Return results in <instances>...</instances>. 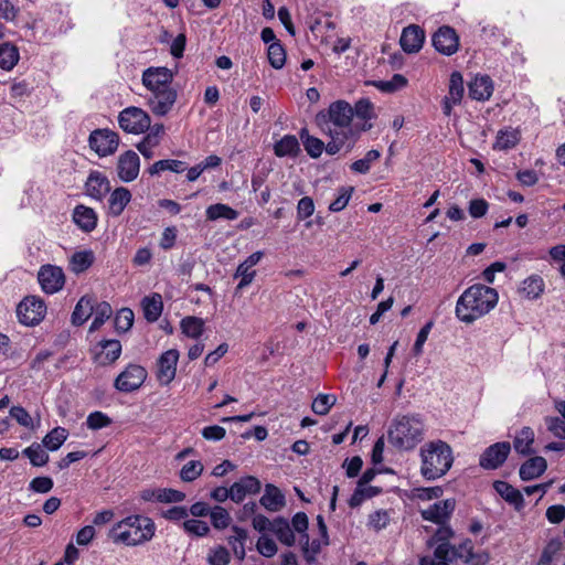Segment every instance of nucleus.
<instances>
[{"label": "nucleus", "mask_w": 565, "mask_h": 565, "mask_svg": "<svg viewBox=\"0 0 565 565\" xmlns=\"http://www.w3.org/2000/svg\"><path fill=\"white\" fill-rule=\"evenodd\" d=\"M353 107L345 100L330 104L326 113H319L316 121L323 134L330 137L327 153L335 154L345 146H353L361 130H367L371 125H363L359 130L353 127Z\"/></svg>", "instance_id": "1"}, {"label": "nucleus", "mask_w": 565, "mask_h": 565, "mask_svg": "<svg viewBox=\"0 0 565 565\" xmlns=\"http://www.w3.org/2000/svg\"><path fill=\"white\" fill-rule=\"evenodd\" d=\"M174 74L168 67H148L142 72L141 82L147 88V106L154 116L164 117L173 108L178 92L172 87Z\"/></svg>", "instance_id": "2"}, {"label": "nucleus", "mask_w": 565, "mask_h": 565, "mask_svg": "<svg viewBox=\"0 0 565 565\" xmlns=\"http://www.w3.org/2000/svg\"><path fill=\"white\" fill-rule=\"evenodd\" d=\"M499 295L494 288L475 284L467 288L456 303V317L465 323H472L489 313L498 303Z\"/></svg>", "instance_id": "3"}, {"label": "nucleus", "mask_w": 565, "mask_h": 565, "mask_svg": "<svg viewBox=\"0 0 565 565\" xmlns=\"http://www.w3.org/2000/svg\"><path fill=\"white\" fill-rule=\"evenodd\" d=\"M154 533L156 524L150 518L134 514L114 524L108 536L115 544L137 546L149 542Z\"/></svg>", "instance_id": "4"}, {"label": "nucleus", "mask_w": 565, "mask_h": 565, "mask_svg": "<svg viewBox=\"0 0 565 565\" xmlns=\"http://www.w3.org/2000/svg\"><path fill=\"white\" fill-rule=\"evenodd\" d=\"M424 430L418 415H397L387 429V440L397 450H413L424 439Z\"/></svg>", "instance_id": "5"}, {"label": "nucleus", "mask_w": 565, "mask_h": 565, "mask_svg": "<svg viewBox=\"0 0 565 565\" xmlns=\"http://www.w3.org/2000/svg\"><path fill=\"white\" fill-rule=\"evenodd\" d=\"M420 473L426 480H436L451 468L454 455L451 447L444 440L426 443L420 448Z\"/></svg>", "instance_id": "6"}, {"label": "nucleus", "mask_w": 565, "mask_h": 565, "mask_svg": "<svg viewBox=\"0 0 565 565\" xmlns=\"http://www.w3.org/2000/svg\"><path fill=\"white\" fill-rule=\"evenodd\" d=\"M438 526L431 537V543L437 544L434 554L422 557L420 565H449L451 552L449 540L454 536V531L448 523Z\"/></svg>", "instance_id": "7"}, {"label": "nucleus", "mask_w": 565, "mask_h": 565, "mask_svg": "<svg viewBox=\"0 0 565 565\" xmlns=\"http://www.w3.org/2000/svg\"><path fill=\"white\" fill-rule=\"evenodd\" d=\"M118 124L125 132L140 135L150 128L151 118L142 108L129 106L119 113Z\"/></svg>", "instance_id": "8"}, {"label": "nucleus", "mask_w": 565, "mask_h": 565, "mask_svg": "<svg viewBox=\"0 0 565 565\" xmlns=\"http://www.w3.org/2000/svg\"><path fill=\"white\" fill-rule=\"evenodd\" d=\"M119 135L108 128L93 130L88 137L89 148L100 158L114 154L119 147Z\"/></svg>", "instance_id": "9"}, {"label": "nucleus", "mask_w": 565, "mask_h": 565, "mask_svg": "<svg viewBox=\"0 0 565 565\" xmlns=\"http://www.w3.org/2000/svg\"><path fill=\"white\" fill-rule=\"evenodd\" d=\"M46 305L36 296L25 297L17 308L19 321L24 326L39 324L45 317Z\"/></svg>", "instance_id": "10"}, {"label": "nucleus", "mask_w": 565, "mask_h": 565, "mask_svg": "<svg viewBox=\"0 0 565 565\" xmlns=\"http://www.w3.org/2000/svg\"><path fill=\"white\" fill-rule=\"evenodd\" d=\"M66 278L62 267L51 264L42 265L38 271V282L46 295H54L64 288Z\"/></svg>", "instance_id": "11"}, {"label": "nucleus", "mask_w": 565, "mask_h": 565, "mask_svg": "<svg viewBox=\"0 0 565 565\" xmlns=\"http://www.w3.org/2000/svg\"><path fill=\"white\" fill-rule=\"evenodd\" d=\"M148 373L143 366L138 364H128L115 379L114 386L121 393H131L141 387Z\"/></svg>", "instance_id": "12"}, {"label": "nucleus", "mask_w": 565, "mask_h": 565, "mask_svg": "<svg viewBox=\"0 0 565 565\" xmlns=\"http://www.w3.org/2000/svg\"><path fill=\"white\" fill-rule=\"evenodd\" d=\"M511 451V445L508 441L495 443L481 454L479 465L483 469L494 470L503 465Z\"/></svg>", "instance_id": "13"}, {"label": "nucleus", "mask_w": 565, "mask_h": 565, "mask_svg": "<svg viewBox=\"0 0 565 565\" xmlns=\"http://www.w3.org/2000/svg\"><path fill=\"white\" fill-rule=\"evenodd\" d=\"M179 356L177 349L167 350L159 356L156 376L161 385H169L174 380Z\"/></svg>", "instance_id": "14"}, {"label": "nucleus", "mask_w": 565, "mask_h": 565, "mask_svg": "<svg viewBox=\"0 0 565 565\" xmlns=\"http://www.w3.org/2000/svg\"><path fill=\"white\" fill-rule=\"evenodd\" d=\"M433 45L437 52L450 56L459 49V36L456 30L448 25L440 26L433 35Z\"/></svg>", "instance_id": "15"}, {"label": "nucleus", "mask_w": 565, "mask_h": 565, "mask_svg": "<svg viewBox=\"0 0 565 565\" xmlns=\"http://www.w3.org/2000/svg\"><path fill=\"white\" fill-rule=\"evenodd\" d=\"M456 500L455 499H445L434 504H430L428 508L420 510V515L425 521L433 522L437 525L447 524L455 511Z\"/></svg>", "instance_id": "16"}, {"label": "nucleus", "mask_w": 565, "mask_h": 565, "mask_svg": "<svg viewBox=\"0 0 565 565\" xmlns=\"http://www.w3.org/2000/svg\"><path fill=\"white\" fill-rule=\"evenodd\" d=\"M116 171L120 181L125 183L135 181L140 171L139 156L132 150L122 152L118 157Z\"/></svg>", "instance_id": "17"}, {"label": "nucleus", "mask_w": 565, "mask_h": 565, "mask_svg": "<svg viewBox=\"0 0 565 565\" xmlns=\"http://www.w3.org/2000/svg\"><path fill=\"white\" fill-rule=\"evenodd\" d=\"M463 78L459 72H452L449 78L448 94L443 99V113L450 116L452 108L459 105L463 98Z\"/></svg>", "instance_id": "18"}, {"label": "nucleus", "mask_w": 565, "mask_h": 565, "mask_svg": "<svg viewBox=\"0 0 565 565\" xmlns=\"http://www.w3.org/2000/svg\"><path fill=\"white\" fill-rule=\"evenodd\" d=\"M111 185L109 179L100 171H90L85 182V193L102 202L110 192Z\"/></svg>", "instance_id": "19"}, {"label": "nucleus", "mask_w": 565, "mask_h": 565, "mask_svg": "<svg viewBox=\"0 0 565 565\" xmlns=\"http://www.w3.org/2000/svg\"><path fill=\"white\" fill-rule=\"evenodd\" d=\"M94 360L100 365L114 363L121 354V343L119 340L109 339L99 341L94 350Z\"/></svg>", "instance_id": "20"}, {"label": "nucleus", "mask_w": 565, "mask_h": 565, "mask_svg": "<svg viewBox=\"0 0 565 565\" xmlns=\"http://www.w3.org/2000/svg\"><path fill=\"white\" fill-rule=\"evenodd\" d=\"M264 257V252L257 250L253 254H250L244 262H242L235 271L234 277H239L241 280L237 285V289H244L245 287L249 286L255 276L256 270L253 269L254 266H256L262 258Z\"/></svg>", "instance_id": "21"}, {"label": "nucleus", "mask_w": 565, "mask_h": 565, "mask_svg": "<svg viewBox=\"0 0 565 565\" xmlns=\"http://www.w3.org/2000/svg\"><path fill=\"white\" fill-rule=\"evenodd\" d=\"M424 41L425 33L423 29L415 24L406 26L399 39L401 46L406 53L418 52L423 47Z\"/></svg>", "instance_id": "22"}, {"label": "nucleus", "mask_w": 565, "mask_h": 565, "mask_svg": "<svg viewBox=\"0 0 565 565\" xmlns=\"http://www.w3.org/2000/svg\"><path fill=\"white\" fill-rule=\"evenodd\" d=\"M108 194V214L113 217H118L130 203L131 192L127 188L119 186Z\"/></svg>", "instance_id": "23"}, {"label": "nucleus", "mask_w": 565, "mask_h": 565, "mask_svg": "<svg viewBox=\"0 0 565 565\" xmlns=\"http://www.w3.org/2000/svg\"><path fill=\"white\" fill-rule=\"evenodd\" d=\"M259 502L266 510L278 512L285 507L286 499L276 486L268 483L265 486V492Z\"/></svg>", "instance_id": "24"}, {"label": "nucleus", "mask_w": 565, "mask_h": 565, "mask_svg": "<svg viewBox=\"0 0 565 565\" xmlns=\"http://www.w3.org/2000/svg\"><path fill=\"white\" fill-rule=\"evenodd\" d=\"M545 284L543 278L540 275H531L525 278L519 289L518 292L522 298L533 300L537 299L544 291Z\"/></svg>", "instance_id": "25"}, {"label": "nucleus", "mask_w": 565, "mask_h": 565, "mask_svg": "<svg viewBox=\"0 0 565 565\" xmlns=\"http://www.w3.org/2000/svg\"><path fill=\"white\" fill-rule=\"evenodd\" d=\"M73 221L84 232H92L97 226V214L88 206L77 205L73 212Z\"/></svg>", "instance_id": "26"}, {"label": "nucleus", "mask_w": 565, "mask_h": 565, "mask_svg": "<svg viewBox=\"0 0 565 565\" xmlns=\"http://www.w3.org/2000/svg\"><path fill=\"white\" fill-rule=\"evenodd\" d=\"M493 93V83L489 76H476L469 83V96L476 100H488Z\"/></svg>", "instance_id": "27"}, {"label": "nucleus", "mask_w": 565, "mask_h": 565, "mask_svg": "<svg viewBox=\"0 0 565 565\" xmlns=\"http://www.w3.org/2000/svg\"><path fill=\"white\" fill-rule=\"evenodd\" d=\"M563 543L559 539L550 540L544 546L536 565H556L563 558Z\"/></svg>", "instance_id": "28"}, {"label": "nucleus", "mask_w": 565, "mask_h": 565, "mask_svg": "<svg viewBox=\"0 0 565 565\" xmlns=\"http://www.w3.org/2000/svg\"><path fill=\"white\" fill-rule=\"evenodd\" d=\"M493 488L508 503L513 505L515 510L520 511L523 509L524 499L522 493L510 483L498 480L494 481Z\"/></svg>", "instance_id": "29"}, {"label": "nucleus", "mask_w": 565, "mask_h": 565, "mask_svg": "<svg viewBox=\"0 0 565 565\" xmlns=\"http://www.w3.org/2000/svg\"><path fill=\"white\" fill-rule=\"evenodd\" d=\"M300 145L296 136L285 135L274 145V153L278 158L291 157L296 158L300 153Z\"/></svg>", "instance_id": "30"}, {"label": "nucleus", "mask_w": 565, "mask_h": 565, "mask_svg": "<svg viewBox=\"0 0 565 565\" xmlns=\"http://www.w3.org/2000/svg\"><path fill=\"white\" fill-rule=\"evenodd\" d=\"M145 319L149 322L157 321L163 310L162 297L160 294H152L151 296L145 297L141 301Z\"/></svg>", "instance_id": "31"}, {"label": "nucleus", "mask_w": 565, "mask_h": 565, "mask_svg": "<svg viewBox=\"0 0 565 565\" xmlns=\"http://www.w3.org/2000/svg\"><path fill=\"white\" fill-rule=\"evenodd\" d=\"M521 139V132L519 129L507 127L500 129L497 134L493 149L509 150L514 148Z\"/></svg>", "instance_id": "32"}, {"label": "nucleus", "mask_w": 565, "mask_h": 565, "mask_svg": "<svg viewBox=\"0 0 565 565\" xmlns=\"http://www.w3.org/2000/svg\"><path fill=\"white\" fill-rule=\"evenodd\" d=\"M547 468L546 460L543 457H533L526 460L520 468V478L522 480H532L539 478Z\"/></svg>", "instance_id": "33"}, {"label": "nucleus", "mask_w": 565, "mask_h": 565, "mask_svg": "<svg viewBox=\"0 0 565 565\" xmlns=\"http://www.w3.org/2000/svg\"><path fill=\"white\" fill-rule=\"evenodd\" d=\"M20 52L19 49L10 43L4 42L0 44V68L3 71H12L19 63Z\"/></svg>", "instance_id": "34"}, {"label": "nucleus", "mask_w": 565, "mask_h": 565, "mask_svg": "<svg viewBox=\"0 0 565 565\" xmlns=\"http://www.w3.org/2000/svg\"><path fill=\"white\" fill-rule=\"evenodd\" d=\"M94 311V300L88 296H83L76 303L72 313V323L74 326L84 324Z\"/></svg>", "instance_id": "35"}, {"label": "nucleus", "mask_w": 565, "mask_h": 565, "mask_svg": "<svg viewBox=\"0 0 565 565\" xmlns=\"http://www.w3.org/2000/svg\"><path fill=\"white\" fill-rule=\"evenodd\" d=\"M180 328L188 338L196 340L204 332L205 321L199 317L188 316L181 320Z\"/></svg>", "instance_id": "36"}, {"label": "nucleus", "mask_w": 565, "mask_h": 565, "mask_svg": "<svg viewBox=\"0 0 565 565\" xmlns=\"http://www.w3.org/2000/svg\"><path fill=\"white\" fill-rule=\"evenodd\" d=\"M94 253L90 249L76 252L70 259V269L75 274L86 271L94 263Z\"/></svg>", "instance_id": "37"}, {"label": "nucleus", "mask_w": 565, "mask_h": 565, "mask_svg": "<svg viewBox=\"0 0 565 565\" xmlns=\"http://www.w3.org/2000/svg\"><path fill=\"white\" fill-rule=\"evenodd\" d=\"M299 136L303 143L305 150L311 158H319L323 150H327V145H324L323 141L319 138L309 135V131L306 128L300 130Z\"/></svg>", "instance_id": "38"}, {"label": "nucleus", "mask_w": 565, "mask_h": 565, "mask_svg": "<svg viewBox=\"0 0 565 565\" xmlns=\"http://www.w3.org/2000/svg\"><path fill=\"white\" fill-rule=\"evenodd\" d=\"M456 556L465 559L468 563H473L476 565L483 563L486 558L482 555L475 556L473 554V545L471 540H465L457 547L451 546L450 557Z\"/></svg>", "instance_id": "39"}, {"label": "nucleus", "mask_w": 565, "mask_h": 565, "mask_svg": "<svg viewBox=\"0 0 565 565\" xmlns=\"http://www.w3.org/2000/svg\"><path fill=\"white\" fill-rule=\"evenodd\" d=\"M534 443V431L530 427H523L513 440L514 450L523 456L532 454L531 446Z\"/></svg>", "instance_id": "40"}, {"label": "nucleus", "mask_w": 565, "mask_h": 565, "mask_svg": "<svg viewBox=\"0 0 565 565\" xmlns=\"http://www.w3.org/2000/svg\"><path fill=\"white\" fill-rule=\"evenodd\" d=\"M206 218L209 221H216L220 218L234 221L238 217V212L227 204L216 203L207 206Z\"/></svg>", "instance_id": "41"}, {"label": "nucleus", "mask_w": 565, "mask_h": 565, "mask_svg": "<svg viewBox=\"0 0 565 565\" xmlns=\"http://www.w3.org/2000/svg\"><path fill=\"white\" fill-rule=\"evenodd\" d=\"M273 533L285 545L291 546L295 544V534L288 521L282 518H277L273 521Z\"/></svg>", "instance_id": "42"}, {"label": "nucleus", "mask_w": 565, "mask_h": 565, "mask_svg": "<svg viewBox=\"0 0 565 565\" xmlns=\"http://www.w3.org/2000/svg\"><path fill=\"white\" fill-rule=\"evenodd\" d=\"M68 431L64 427H55L42 439V445L50 451H56L65 443Z\"/></svg>", "instance_id": "43"}, {"label": "nucleus", "mask_w": 565, "mask_h": 565, "mask_svg": "<svg viewBox=\"0 0 565 565\" xmlns=\"http://www.w3.org/2000/svg\"><path fill=\"white\" fill-rule=\"evenodd\" d=\"M233 535L228 537V544L232 547L234 555L239 559L245 557V543L247 540V532L238 526L232 527Z\"/></svg>", "instance_id": "44"}, {"label": "nucleus", "mask_w": 565, "mask_h": 565, "mask_svg": "<svg viewBox=\"0 0 565 565\" xmlns=\"http://www.w3.org/2000/svg\"><path fill=\"white\" fill-rule=\"evenodd\" d=\"M186 170L185 163L180 160L174 159H163L156 161L151 167H149L148 172L151 175L159 174L163 171H172L175 173H181Z\"/></svg>", "instance_id": "45"}, {"label": "nucleus", "mask_w": 565, "mask_h": 565, "mask_svg": "<svg viewBox=\"0 0 565 565\" xmlns=\"http://www.w3.org/2000/svg\"><path fill=\"white\" fill-rule=\"evenodd\" d=\"M43 445L33 443L26 447L22 454L29 458L30 462L34 467H43L49 462V454L43 449Z\"/></svg>", "instance_id": "46"}, {"label": "nucleus", "mask_w": 565, "mask_h": 565, "mask_svg": "<svg viewBox=\"0 0 565 565\" xmlns=\"http://www.w3.org/2000/svg\"><path fill=\"white\" fill-rule=\"evenodd\" d=\"M113 309L106 301L99 302L94 307V319L89 327V332L98 330L111 316Z\"/></svg>", "instance_id": "47"}, {"label": "nucleus", "mask_w": 565, "mask_h": 565, "mask_svg": "<svg viewBox=\"0 0 565 565\" xmlns=\"http://www.w3.org/2000/svg\"><path fill=\"white\" fill-rule=\"evenodd\" d=\"M268 62L271 67L280 70L286 63V51L280 42H274L267 49Z\"/></svg>", "instance_id": "48"}, {"label": "nucleus", "mask_w": 565, "mask_h": 565, "mask_svg": "<svg viewBox=\"0 0 565 565\" xmlns=\"http://www.w3.org/2000/svg\"><path fill=\"white\" fill-rule=\"evenodd\" d=\"M204 466L201 460H190L180 470V479L183 482L196 480L203 472Z\"/></svg>", "instance_id": "49"}, {"label": "nucleus", "mask_w": 565, "mask_h": 565, "mask_svg": "<svg viewBox=\"0 0 565 565\" xmlns=\"http://www.w3.org/2000/svg\"><path fill=\"white\" fill-rule=\"evenodd\" d=\"M407 85V78L402 74H394L388 81L374 82V86L383 93H394Z\"/></svg>", "instance_id": "50"}, {"label": "nucleus", "mask_w": 565, "mask_h": 565, "mask_svg": "<svg viewBox=\"0 0 565 565\" xmlns=\"http://www.w3.org/2000/svg\"><path fill=\"white\" fill-rule=\"evenodd\" d=\"M337 396L334 394H319L312 402L311 409L317 415H327L331 407L335 404Z\"/></svg>", "instance_id": "51"}, {"label": "nucleus", "mask_w": 565, "mask_h": 565, "mask_svg": "<svg viewBox=\"0 0 565 565\" xmlns=\"http://www.w3.org/2000/svg\"><path fill=\"white\" fill-rule=\"evenodd\" d=\"M210 519L213 527L216 530H225L230 526L232 521L228 511L221 505L212 508Z\"/></svg>", "instance_id": "52"}, {"label": "nucleus", "mask_w": 565, "mask_h": 565, "mask_svg": "<svg viewBox=\"0 0 565 565\" xmlns=\"http://www.w3.org/2000/svg\"><path fill=\"white\" fill-rule=\"evenodd\" d=\"M354 192L353 186H341L338 189L337 198L330 203L329 211L337 213L347 207Z\"/></svg>", "instance_id": "53"}, {"label": "nucleus", "mask_w": 565, "mask_h": 565, "mask_svg": "<svg viewBox=\"0 0 565 565\" xmlns=\"http://www.w3.org/2000/svg\"><path fill=\"white\" fill-rule=\"evenodd\" d=\"M380 157L381 152L379 150L371 149L365 153L364 158L354 161L351 164V169L356 173H367L371 169V164L379 160Z\"/></svg>", "instance_id": "54"}, {"label": "nucleus", "mask_w": 565, "mask_h": 565, "mask_svg": "<svg viewBox=\"0 0 565 565\" xmlns=\"http://www.w3.org/2000/svg\"><path fill=\"white\" fill-rule=\"evenodd\" d=\"M182 529L190 535L198 537L206 536L210 533V526L205 521L198 519L185 520L182 523Z\"/></svg>", "instance_id": "55"}, {"label": "nucleus", "mask_w": 565, "mask_h": 565, "mask_svg": "<svg viewBox=\"0 0 565 565\" xmlns=\"http://www.w3.org/2000/svg\"><path fill=\"white\" fill-rule=\"evenodd\" d=\"M135 315L129 308H121L115 316V329L118 332L128 331L134 324Z\"/></svg>", "instance_id": "56"}, {"label": "nucleus", "mask_w": 565, "mask_h": 565, "mask_svg": "<svg viewBox=\"0 0 565 565\" xmlns=\"http://www.w3.org/2000/svg\"><path fill=\"white\" fill-rule=\"evenodd\" d=\"M110 424L111 418L99 411L90 413L86 418V425L92 430H98L108 427Z\"/></svg>", "instance_id": "57"}, {"label": "nucleus", "mask_w": 565, "mask_h": 565, "mask_svg": "<svg viewBox=\"0 0 565 565\" xmlns=\"http://www.w3.org/2000/svg\"><path fill=\"white\" fill-rule=\"evenodd\" d=\"M301 542L303 554L308 559H313L315 556L320 553L322 545H326L322 537L321 540L315 539L310 541L308 534H305V537L301 539Z\"/></svg>", "instance_id": "58"}, {"label": "nucleus", "mask_w": 565, "mask_h": 565, "mask_svg": "<svg viewBox=\"0 0 565 565\" xmlns=\"http://www.w3.org/2000/svg\"><path fill=\"white\" fill-rule=\"evenodd\" d=\"M207 563L209 565H227L230 563V552L224 546L211 548Z\"/></svg>", "instance_id": "59"}, {"label": "nucleus", "mask_w": 565, "mask_h": 565, "mask_svg": "<svg viewBox=\"0 0 565 565\" xmlns=\"http://www.w3.org/2000/svg\"><path fill=\"white\" fill-rule=\"evenodd\" d=\"M390 522V514L386 510H377L369 515L367 525L375 530L380 531L384 529Z\"/></svg>", "instance_id": "60"}, {"label": "nucleus", "mask_w": 565, "mask_h": 565, "mask_svg": "<svg viewBox=\"0 0 565 565\" xmlns=\"http://www.w3.org/2000/svg\"><path fill=\"white\" fill-rule=\"evenodd\" d=\"M354 115L363 120H370L374 117L373 104L369 99H360L353 108Z\"/></svg>", "instance_id": "61"}, {"label": "nucleus", "mask_w": 565, "mask_h": 565, "mask_svg": "<svg viewBox=\"0 0 565 565\" xmlns=\"http://www.w3.org/2000/svg\"><path fill=\"white\" fill-rule=\"evenodd\" d=\"M54 482L50 477H35L29 483V489L36 493H47L53 489Z\"/></svg>", "instance_id": "62"}, {"label": "nucleus", "mask_w": 565, "mask_h": 565, "mask_svg": "<svg viewBox=\"0 0 565 565\" xmlns=\"http://www.w3.org/2000/svg\"><path fill=\"white\" fill-rule=\"evenodd\" d=\"M10 416L14 418L21 426L25 428H33V419L25 408L22 406H12L10 408Z\"/></svg>", "instance_id": "63"}, {"label": "nucleus", "mask_w": 565, "mask_h": 565, "mask_svg": "<svg viewBox=\"0 0 565 565\" xmlns=\"http://www.w3.org/2000/svg\"><path fill=\"white\" fill-rule=\"evenodd\" d=\"M257 550L265 557H273L277 553V545L273 539L262 535L257 541Z\"/></svg>", "instance_id": "64"}]
</instances>
